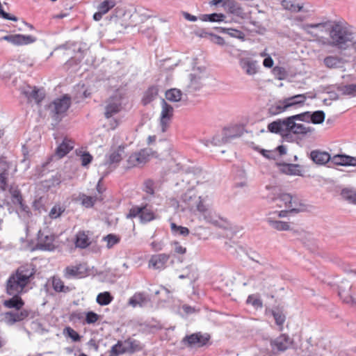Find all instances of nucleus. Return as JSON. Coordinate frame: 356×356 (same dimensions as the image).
<instances>
[{
  "label": "nucleus",
  "mask_w": 356,
  "mask_h": 356,
  "mask_svg": "<svg viewBox=\"0 0 356 356\" xmlns=\"http://www.w3.org/2000/svg\"><path fill=\"white\" fill-rule=\"evenodd\" d=\"M34 270L29 266H21L13 272L6 283V291L8 295L22 294L27 291L33 275Z\"/></svg>",
  "instance_id": "f257e3e1"
},
{
  "label": "nucleus",
  "mask_w": 356,
  "mask_h": 356,
  "mask_svg": "<svg viewBox=\"0 0 356 356\" xmlns=\"http://www.w3.org/2000/svg\"><path fill=\"white\" fill-rule=\"evenodd\" d=\"M158 95V88L156 86H151L144 92L142 102L143 105H147L152 102Z\"/></svg>",
  "instance_id": "72a5a7b5"
},
{
  "label": "nucleus",
  "mask_w": 356,
  "mask_h": 356,
  "mask_svg": "<svg viewBox=\"0 0 356 356\" xmlns=\"http://www.w3.org/2000/svg\"><path fill=\"white\" fill-rule=\"evenodd\" d=\"M331 162L337 165L356 166V158L345 154H337L331 157Z\"/></svg>",
  "instance_id": "5701e85b"
},
{
  "label": "nucleus",
  "mask_w": 356,
  "mask_h": 356,
  "mask_svg": "<svg viewBox=\"0 0 356 356\" xmlns=\"http://www.w3.org/2000/svg\"><path fill=\"white\" fill-rule=\"evenodd\" d=\"M225 18V15L222 13H213L209 15H203L202 17V19L203 21H209V22H222Z\"/></svg>",
  "instance_id": "a18cd8bd"
},
{
  "label": "nucleus",
  "mask_w": 356,
  "mask_h": 356,
  "mask_svg": "<svg viewBox=\"0 0 356 356\" xmlns=\"http://www.w3.org/2000/svg\"><path fill=\"white\" fill-rule=\"evenodd\" d=\"M273 63H274L273 60L272 59V58L270 56H268L263 61L264 66L266 67H268V68L272 67L273 65Z\"/></svg>",
  "instance_id": "69168bd1"
},
{
  "label": "nucleus",
  "mask_w": 356,
  "mask_h": 356,
  "mask_svg": "<svg viewBox=\"0 0 356 356\" xmlns=\"http://www.w3.org/2000/svg\"><path fill=\"white\" fill-rule=\"evenodd\" d=\"M222 32L224 33H226V34L232 36V37L238 38L241 40H244V38H245V34L242 31L237 30V29H223Z\"/></svg>",
  "instance_id": "8fccbe9b"
},
{
  "label": "nucleus",
  "mask_w": 356,
  "mask_h": 356,
  "mask_svg": "<svg viewBox=\"0 0 356 356\" xmlns=\"http://www.w3.org/2000/svg\"><path fill=\"white\" fill-rule=\"evenodd\" d=\"M71 105V98L65 95L60 98H58L53 102L54 112L57 116L65 114Z\"/></svg>",
  "instance_id": "dca6fc26"
},
{
  "label": "nucleus",
  "mask_w": 356,
  "mask_h": 356,
  "mask_svg": "<svg viewBox=\"0 0 356 356\" xmlns=\"http://www.w3.org/2000/svg\"><path fill=\"white\" fill-rule=\"evenodd\" d=\"M282 5L285 9L292 12H298L302 8V6L297 3L296 0H283Z\"/></svg>",
  "instance_id": "37998d69"
},
{
  "label": "nucleus",
  "mask_w": 356,
  "mask_h": 356,
  "mask_svg": "<svg viewBox=\"0 0 356 356\" xmlns=\"http://www.w3.org/2000/svg\"><path fill=\"white\" fill-rule=\"evenodd\" d=\"M289 337L285 334H280L276 339L270 341L272 350L275 353H279L286 350L291 345Z\"/></svg>",
  "instance_id": "ddd939ff"
},
{
  "label": "nucleus",
  "mask_w": 356,
  "mask_h": 356,
  "mask_svg": "<svg viewBox=\"0 0 356 356\" xmlns=\"http://www.w3.org/2000/svg\"><path fill=\"white\" fill-rule=\"evenodd\" d=\"M105 106L104 116L110 118L116 115L122 110V97L113 96L111 97L107 101Z\"/></svg>",
  "instance_id": "9b49d317"
},
{
  "label": "nucleus",
  "mask_w": 356,
  "mask_h": 356,
  "mask_svg": "<svg viewBox=\"0 0 356 356\" xmlns=\"http://www.w3.org/2000/svg\"><path fill=\"white\" fill-rule=\"evenodd\" d=\"M272 314L275 318L276 324L280 327V331H282L283 325L286 320L284 314L282 312L278 310H273Z\"/></svg>",
  "instance_id": "c03bdc74"
},
{
  "label": "nucleus",
  "mask_w": 356,
  "mask_h": 356,
  "mask_svg": "<svg viewBox=\"0 0 356 356\" xmlns=\"http://www.w3.org/2000/svg\"><path fill=\"white\" fill-rule=\"evenodd\" d=\"M113 300V297L111 296L110 292L105 291L99 293L97 296L96 301L101 306H105L109 305Z\"/></svg>",
  "instance_id": "58836bf2"
},
{
  "label": "nucleus",
  "mask_w": 356,
  "mask_h": 356,
  "mask_svg": "<svg viewBox=\"0 0 356 356\" xmlns=\"http://www.w3.org/2000/svg\"><path fill=\"white\" fill-rule=\"evenodd\" d=\"M329 35L332 46L345 49L347 43L352 41L353 31L346 22H338L330 27Z\"/></svg>",
  "instance_id": "f03ea898"
},
{
  "label": "nucleus",
  "mask_w": 356,
  "mask_h": 356,
  "mask_svg": "<svg viewBox=\"0 0 356 356\" xmlns=\"http://www.w3.org/2000/svg\"><path fill=\"white\" fill-rule=\"evenodd\" d=\"M116 2L115 0H104L101 2L97 6V12L93 15L94 20H101L103 15L108 13V11L114 8Z\"/></svg>",
  "instance_id": "aec40b11"
},
{
  "label": "nucleus",
  "mask_w": 356,
  "mask_h": 356,
  "mask_svg": "<svg viewBox=\"0 0 356 356\" xmlns=\"http://www.w3.org/2000/svg\"><path fill=\"white\" fill-rule=\"evenodd\" d=\"M247 303L250 304L254 307H262V301L256 295L252 294L248 297Z\"/></svg>",
  "instance_id": "6e6d98bb"
},
{
  "label": "nucleus",
  "mask_w": 356,
  "mask_h": 356,
  "mask_svg": "<svg viewBox=\"0 0 356 356\" xmlns=\"http://www.w3.org/2000/svg\"><path fill=\"white\" fill-rule=\"evenodd\" d=\"M170 259V255L161 253L152 255L148 262V267L155 270H163Z\"/></svg>",
  "instance_id": "f3484780"
},
{
  "label": "nucleus",
  "mask_w": 356,
  "mask_h": 356,
  "mask_svg": "<svg viewBox=\"0 0 356 356\" xmlns=\"http://www.w3.org/2000/svg\"><path fill=\"white\" fill-rule=\"evenodd\" d=\"M128 353H134L142 350V346L139 341L132 338H128L124 341Z\"/></svg>",
  "instance_id": "f704fd0d"
},
{
  "label": "nucleus",
  "mask_w": 356,
  "mask_h": 356,
  "mask_svg": "<svg viewBox=\"0 0 356 356\" xmlns=\"http://www.w3.org/2000/svg\"><path fill=\"white\" fill-rule=\"evenodd\" d=\"M148 300L149 298L145 293L136 292L129 299L128 303L133 307H143Z\"/></svg>",
  "instance_id": "bb28decb"
},
{
  "label": "nucleus",
  "mask_w": 356,
  "mask_h": 356,
  "mask_svg": "<svg viewBox=\"0 0 356 356\" xmlns=\"http://www.w3.org/2000/svg\"><path fill=\"white\" fill-rule=\"evenodd\" d=\"M273 72L280 80H282L286 76V71L284 67L276 66L273 68Z\"/></svg>",
  "instance_id": "13d9d810"
},
{
  "label": "nucleus",
  "mask_w": 356,
  "mask_h": 356,
  "mask_svg": "<svg viewBox=\"0 0 356 356\" xmlns=\"http://www.w3.org/2000/svg\"><path fill=\"white\" fill-rule=\"evenodd\" d=\"M170 227L173 232H177L180 235L187 236L189 234V229L187 227L178 226L174 222L171 223Z\"/></svg>",
  "instance_id": "5fc2aeb1"
},
{
  "label": "nucleus",
  "mask_w": 356,
  "mask_h": 356,
  "mask_svg": "<svg viewBox=\"0 0 356 356\" xmlns=\"http://www.w3.org/2000/svg\"><path fill=\"white\" fill-rule=\"evenodd\" d=\"M99 315L93 312H88L86 313V322L88 324L95 323L99 320Z\"/></svg>",
  "instance_id": "bf43d9fd"
},
{
  "label": "nucleus",
  "mask_w": 356,
  "mask_h": 356,
  "mask_svg": "<svg viewBox=\"0 0 356 356\" xmlns=\"http://www.w3.org/2000/svg\"><path fill=\"white\" fill-rule=\"evenodd\" d=\"M266 221L273 228L277 231H286L290 229V225L286 222L274 220L271 218H268Z\"/></svg>",
  "instance_id": "4c0bfd02"
},
{
  "label": "nucleus",
  "mask_w": 356,
  "mask_h": 356,
  "mask_svg": "<svg viewBox=\"0 0 356 356\" xmlns=\"http://www.w3.org/2000/svg\"><path fill=\"white\" fill-rule=\"evenodd\" d=\"M81 265L67 266L64 270V276L66 278L76 277L81 275L80 268Z\"/></svg>",
  "instance_id": "a19ab883"
},
{
  "label": "nucleus",
  "mask_w": 356,
  "mask_h": 356,
  "mask_svg": "<svg viewBox=\"0 0 356 356\" xmlns=\"http://www.w3.org/2000/svg\"><path fill=\"white\" fill-rule=\"evenodd\" d=\"M181 91L177 88L170 89L165 92V98L170 102H177L181 100Z\"/></svg>",
  "instance_id": "ea45409f"
},
{
  "label": "nucleus",
  "mask_w": 356,
  "mask_h": 356,
  "mask_svg": "<svg viewBox=\"0 0 356 356\" xmlns=\"http://www.w3.org/2000/svg\"><path fill=\"white\" fill-rule=\"evenodd\" d=\"M92 233L88 230L79 231L74 238V245L76 248L85 249L92 244Z\"/></svg>",
  "instance_id": "2eb2a0df"
},
{
  "label": "nucleus",
  "mask_w": 356,
  "mask_h": 356,
  "mask_svg": "<svg viewBox=\"0 0 356 356\" xmlns=\"http://www.w3.org/2000/svg\"><path fill=\"white\" fill-rule=\"evenodd\" d=\"M184 200L191 211H197L204 215L208 211V207L202 197L195 194H191V192L185 194Z\"/></svg>",
  "instance_id": "6e6552de"
},
{
  "label": "nucleus",
  "mask_w": 356,
  "mask_h": 356,
  "mask_svg": "<svg viewBox=\"0 0 356 356\" xmlns=\"http://www.w3.org/2000/svg\"><path fill=\"white\" fill-rule=\"evenodd\" d=\"M64 333L70 337L74 341H78L81 339L77 332L70 327H67L64 330Z\"/></svg>",
  "instance_id": "4d7b16f0"
},
{
  "label": "nucleus",
  "mask_w": 356,
  "mask_h": 356,
  "mask_svg": "<svg viewBox=\"0 0 356 356\" xmlns=\"http://www.w3.org/2000/svg\"><path fill=\"white\" fill-rule=\"evenodd\" d=\"M120 240V237L113 234H109L104 237V241L106 242V247L108 249L118 243Z\"/></svg>",
  "instance_id": "49530a36"
},
{
  "label": "nucleus",
  "mask_w": 356,
  "mask_h": 356,
  "mask_svg": "<svg viewBox=\"0 0 356 356\" xmlns=\"http://www.w3.org/2000/svg\"><path fill=\"white\" fill-rule=\"evenodd\" d=\"M339 63L338 58L334 56H327L324 59L325 65L330 68L337 67Z\"/></svg>",
  "instance_id": "052dcab7"
},
{
  "label": "nucleus",
  "mask_w": 356,
  "mask_h": 356,
  "mask_svg": "<svg viewBox=\"0 0 356 356\" xmlns=\"http://www.w3.org/2000/svg\"><path fill=\"white\" fill-rule=\"evenodd\" d=\"M186 248L181 245L179 243H175V252L177 254H184L186 253Z\"/></svg>",
  "instance_id": "0e129e2a"
},
{
  "label": "nucleus",
  "mask_w": 356,
  "mask_h": 356,
  "mask_svg": "<svg viewBox=\"0 0 356 356\" xmlns=\"http://www.w3.org/2000/svg\"><path fill=\"white\" fill-rule=\"evenodd\" d=\"M223 6L227 13L241 18L245 17V14L243 8L235 0H225Z\"/></svg>",
  "instance_id": "6ab92c4d"
},
{
  "label": "nucleus",
  "mask_w": 356,
  "mask_h": 356,
  "mask_svg": "<svg viewBox=\"0 0 356 356\" xmlns=\"http://www.w3.org/2000/svg\"><path fill=\"white\" fill-rule=\"evenodd\" d=\"M209 340V335L197 332L186 336L182 342L187 347H202L207 343Z\"/></svg>",
  "instance_id": "1a4fd4ad"
},
{
  "label": "nucleus",
  "mask_w": 356,
  "mask_h": 356,
  "mask_svg": "<svg viewBox=\"0 0 356 356\" xmlns=\"http://www.w3.org/2000/svg\"><path fill=\"white\" fill-rule=\"evenodd\" d=\"M138 217L143 223L149 222L157 218V215L151 206L147 204L141 206H134L127 214V218H135Z\"/></svg>",
  "instance_id": "20e7f679"
},
{
  "label": "nucleus",
  "mask_w": 356,
  "mask_h": 356,
  "mask_svg": "<svg viewBox=\"0 0 356 356\" xmlns=\"http://www.w3.org/2000/svg\"><path fill=\"white\" fill-rule=\"evenodd\" d=\"M309 158L317 165H325L331 159L330 154L325 151L318 149L313 150L310 152Z\"/></svg>",
  "instance_id": "4be33fe9"
},
{
  "label": "nucleus",
  "mask_w": 356,
  "mask_h": 356,
  "mask_svg": "<svg viewBox=\"0 0 356 356\" xmlns=\"http://www.w3.org/2000/svg\"><path fill=\"white\" fill-rule=\"evenodd\" d=\"M124 150L125 145H123L111 147L108 153L106 155L105 161L103 164L108 168H115L122 161Z\"/></svg>",
  "instance_id": "423d86ee"
},
{
  "label": "nucleus",
  "mask_w": 356,
  "mask_h": 356,
  "mask_svg": "<svg viewBox=\"0 0 356 356\" xmlns=\"http://www.w3.org/2000/svg\"><path fill=\"white\" fill-rule=\"evenodd\" d=\"M343 92L346 95L356 96V84H348L344 86Z\"/></svg>",
  "instance_id": "680f3d73"
},
{
  "label": "nucleus",
  "mask_w": 356,
  "mask_h": 356,
  "mask_svg": "<svg viewBox=\"0 0 356 356\" xmlns=\"http://www.w3.org/2000/svg\"><path fill=\"white\" fill-rule=\"evenodd\" d=\"M306 115L307 113H301L287 118V131L293 132L295 134H307L313 132V128L307 127L303 124L296 123L295 122L296 120L304 121Z\"/></svg>",
  "instance_id": "39448f33"
},
{
  "label": "nucleus",
  "mask_w": 356,
  "mask_h": 356,
  "mask_svg": "<svg viewBox=\"0 0 356 356\" xmlns=\"http://www.w3.org/2000/svg\"><path fill=\"white\" fill-rule=\"evenodd\" d=\"M268 129L272 133H282L288 130L286 119L284 120L274 121L268 125Z\"/></svg>",
  "instance_id": "c85d7f7f"
},
{
  "label": "nucleus",
  "mask_w": 356,
  "mask_h": 356,
  "mask_svg": "<svg viewBox=\"0 0 356 356\" xmlns=\"http://www.w3.org/2000/svg\"><path fill=\"white\" fill-rule=\"evenodd\" d=\"M239 65L248 75H254L257 72L256 60L249 58H242L239 60Z\"/></svg>",
  "instance_id": "b1692460"
},
{
  "label": "nucleus",
  "mask_w": 356,
  "mask_h": 356,
  "mask_svg": "<svg viewBox=\"0 0 356 356\" xmlns=\"http://www.w3.org/2000/svg\"><path fill=\"white\" fill-rule=\"evenodd\" d=\"M3 168L0 172V190L6 191L8 188V165L5 162L3 163Z\"/></svg>",
  "instance_id": "473e14b6"
},
{
  "label": "nucleus",
  "mask_w": 356,
  "mask_h": 356,
  "mask_svg": "<svg viewBox=\"0 0 356 356\" xmlns=\"http://www.w3.org/2000/svg\"><path fill=\"white\" fill-rule=\"evenodd\" d=\"M9 192L11 195L12 201L13 204H18L20 207L23 206V197L22 193L17 186H11L9 188Z\"/></svg>",
  "instance_id": "c9c22d12"
},
{
  "label": "nucleus",
  "mask_w": 356,
  "mask_h": 356,
  "mask_svg": "<svg viewBox=\"0 0 356 356\" xmlns=\"http://www.w3.org/2000/svg\"><path fill=\"white\" fill-rule=\"evenodd\" d=\"M74 145L73 140L67 138H64L63 142L56 149L54 156L58 159L63 158L74 148Z\"/></svg>",
  "instance_id": "412c9836"
},
{
  "label": "nucleus",
  "mask_w": 356,
  "mask_h": 356,
  "mask_svg": "<svg viewBox=\"0 0 356 356\" xmlns=\"http://www.w3.org/2000/svg\"><path fill=\"white\" fill-rule=\"evenodd\" d=\"M325 113L322 111H318L314 112L311 116V121L314 124H321L325 120Z\"/></svg>",
  "instance_id": "3c124183"
},
{
  "label": "nucleus",
  "mask_w": 356,
  "mask_h": 356,
  "mask_svg": "<svg viewBox=\"0 0 356 356\" xmlns=\"http://www.w3.org/2000/svg\"><path fill=\"white\" fill-rule=\"evenodd\" d=\"M341 196L343 199L349 201L351 203L356 204V192L348 190V189H343L341 191Z\"/></svg>",
  "instance_id": "de8ad7c7"
},
{
  "label": "nucleus",
  "mask_w": 356,
  "mask_h": 356,
  "mask_svg": "<svg viewBox=\"0 0 356 356\" xmlns=\"http://www.w3.org/2000/svg\"><path fill=\"white\" fill-rule=\"evenodd\" d=\"M21 294H12L11 298L3 302V306L8 309H15V310H21L24 305V302L19 296Z\"/></svg>",
  "instance_id": "a878e982"
},
{
  "label": "nucleus",
  "mask_w": 356,
  "mask_h": 356,
  "mask_svg": "<svg viewBox=\"0 0 356 356\" xmlns=\"http://www.w3.org/2000/svg\"><path fill=\"white\" fill-rule=\"evenodd\" d=\"M154 181L152 179H146L143 183V191L150 195H154Z\"/></svg>",
  "instance_id": "864d4df0"
},
{
  "label": "nucleus",
  "mask_w": 356,
  "mask_h": 356,
  "mask_svg": "<svg viewBox=\"0 0 356 356\" xmlns=\"http://www.w3.org/2000/svg\"><path fill=\"white\" fill-rule=\"evenodd\" d=\"M64 211V207H61L59 204H56L51 208V211H49V216L51 219H55L60 216Z\"/></svg>",
  "instance_id": "09e8293b"
},
{
  "label": "nucleus",
  "mask_w": 356,
  "mask_h": 356,
  "mask_svg": "<svg viewBox=\"0 0 356 356\" xmlns=\"http://www.w3.org/2000/svg\"><path fill=\"white\" fill-rule=\"evenodd\" d=\"M276 205L280 207H285L289 209V211L299 212L303 210L301 207L302 205L299 204L296 198L288 193L281 194L278 197L275 199Z\"/></svg>",
  "instance_id": "0eeeda50"
},
{
  "label": "nucleus",
  "mask_w": 356,
  "mask_h": 356,
  "mask_svg": "<svg viewBox=\"0 0 356 356\" xmlns=\"http://www.w3.org/2000/svg\"><path fill=\"white\" fill-rule=\"evenodd\" d=\"M29 312L26 309L8 312L5 313V321L8 324L13 325L22 321L29 316Z\"/></svg>",
  "instance_id": "a211bd4d"
},
{
  "label": "nucleus",
  "mask_w": 356,
  "mask_h": 356,
  "mask_svg": "<svg viewBox=\"0 0 356 356\" xmlns=\"http://www.w3.org/2000/svg\"><path fill=\"white\" fill-rule=\"evenodd\" d=\"M351 286H342L339 287V296L343 302L348 304H353L355 302L354 298L350 292Z\"/></svg>",
  "instance_id": "7c9ffc66"
},
{
  "label": "nucleus",
  "mask_w": 356,
  "mask_h": 356,
  "mask_svg": "<svg viewBox=\"0 0 356 356\" xmlns=\"http://www.w3.org/2000/svg\"><path fill=\"white\" fill-rule=\"evenodd\" d=\"M286 105V103H285V99L280 101L275 104L271 106L270 108H269V111L273 115H277L282 113L289 108Z\"/></svg>",
  "instance_id": "79ce46f5"
},
{
  "label": "nucleus",
  "mask_w": 356,
  "mask_h": 356,
  "mask_svg": "<svg viewBox=\"0 0 356 356\" xmlns=\"http://www.w3.org/2000/svg\"><path fill=\"white\" fill-rule=\"evenodd\" d=\"M182 309H183L184 312L186 314H191V313L194 312V311H195L194 308L191 307L189 305H183Z\"/></svg>",
  "instance_id": "338daca9"
},
{
  "label": "nucleus",
  "mask_w": 356,
  "mask_h": 356,
  "mask_svg": "<svg viewBox=\"0 0 356 356\" xmlns=\"http://www.w3.org/2000/svg\"><path fill=\"white\" fill-rule=\"evenodd\" d=\"M52 286L54 289L57 292L65 291V286L64 282L58 277H54L52 279ZM68 288L66 287V289Z\"/></svg>",
  "instance_id": "603ef678"
},
{
  "label": "nucleus",
  "mask_w": 356,
  "mask_h": 356,
  "mask_svg": "<svg viewBox=\"0 0 356 356\" xmlns=\"http://www.w3.org/2000/svg\"><path fill=\"white\" fill-rule=\"evenodd\" d=\"M23 92L29 101L33 100L37 104H40L44 97V93L36 87H29Z\"/></svg>",
  "instance_id": "393cba45"
},
{
  "label": "nucleus",
  "mask_w": 356,
  "mask_h": 356,
  "mask_svg": "<svg viewBox=\"0 0 356 356\" xmlns=\"http://www.w3.org/2000/svg\"><path fill=\"white\" fill-rule=\"evenodd\" d=\"M242 129L238 124L228 126L223 129V137L227 140L239 137L242 134Z\"/></svg>",
  "instance_id": "cd10ccee"
},
{
  "label": "nucleus",
  "mask_w": 356,
  "mask_h": 356,
  "mask_svg": "<svg viewBox=\"0 0 356 356\" xmlns=\"http://www.w3.org/2000/svg\"><path fill=\"white\" fill-rule=\"evenodd\" d=\"M79 199L81 202V204L86 207V208H90L92 207L95 204V203L97 201H102L103 200V197L102 196H89L86 195L85 194H81L79 195Z\"/></svg>",
  "instance_id": "2f4dec72"
},
{
  "label": "nucleus",
  "mask_w": 356,
  "mask_h": 356,
  "mask_svg": "<svg viewBox=\"0 0 356 356\" xmlns=\"http://www.w3.org/2000/svg\"><path fill=\"white\" fill-rule=\"evenodd\" d=\"M125 353L128 352L124 341L119 340L108 351V356H119Z\"/></svg>",
  "instance_id": "c756f323"
},
{
  "label": "nucleus",
  "mask_w": 356,
  "mask_h": 356,
  "mask_svg": "<svg viewBox=\"0 0 356 356\" xmlns=\"http://www.w3.org/2000/svg\"><path fill=\"white\" fill-rule=\"evenodd\" d=\"M307 99L305 95H297L288 98L284 99L286 106L291 107L298 104H303Z\"/></svg>",
  "instance_id": "e433bc0d"
},
{
  "label": "nucleus",
  "mask_w": 356,
  "mask_h": 356,
  "mask_svg": "<svg viewBox=\"0 0 356 356\" xmlns=\"http://www.w3.org/2000/svg\"><path fill=\"white\" fill-rule=\"evenodd\" d=\"M81 165L83 166H86L87 165L91 163L92 160V156L90 153L84 152L81 156Z\"/></svg>",
  "instance_id": "e2e57ef3"
},
{
  "label": "nucleus",
  "mask_w": 356,
  "mask_h": 356,
  "mask_svg": "<svg viewBox=\"0 0 356 356\" xmlns=\"http://www.w3.org/2000/svg\"><path fill=\"white\" fill-rule=\"evenodd\" d=\"M173 107L163 100L160 116V125L162 132H165L168 129L173 116Z\"/></svg>",
  "instance_id": "9d476101"
},
{
  "label": "nucleus",
  "mask_w": 356,
  "mask_h": 356,
  "mask_svg": "<svg viewBox=\"0 0 356 356\" xmlns=\"http://www.w3.org/2000/svg\"><path fill=\"white\" fill-rule=\"evenodd\" d=\"M54 235L49 232L39 231L37 245L40 249L52 250L54 249Z\"/></svg>",
  "instance_id": "f8f14e48"
},
{
  "label": "nucleus",
  "mask_w": 356,
  "mask_h": 356,
  "mask_svg": "<svg viewBox=\"0 0 356 356\" xmlns=\"http://www.w3.org/2000/svg\"><path fill=\"white\" fill-rule=\"evenodd\" d=\"M1 40H6L14 45H26L35 41V38L32 35L22 34L8 35L2 37Z\"/></svg>",
  "instance_id": "4468645a"
},
{
  "label": "nucleus",
  "mask_w": 356,
  "mask_h": 356,
  "mask_svg": "<svg viewBox=\"0 0 356 356\" xmlns=\"http://www.w3.org/2000/svg\"><path fill=\"white\" fill-rule=\"evenodd\" d=\"M159 154L152 148L146 147L140 149L138 152L131 153L127 160V165L129 168L142 167L145 165L151 159L158 158Z\"/></svg>",
  "instance_id": "7ed1b4c3"
},
{
  "label": "nucleus",
  "mask_w": 356,
  "mask_h": 356,
  "mask_svg": "<svg viewBox=\"0 0 356 356\" xmlns=\"http://www.w3.org/2000/svg\"><path fill=\"white\" fill-rule=\"evenodd\" d=\"M184 17L186 19L191 21V22H195L197 20V17L194 15H191L189 13H185Z\"/></svg>",
  "instance_id": "774afa93"
}]
</instances>
